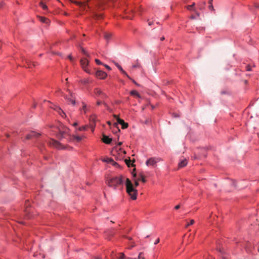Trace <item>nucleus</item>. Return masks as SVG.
<instances>
[{"label": "nucleus", "instance_id": "nucleus-1", "mask_svg": "<svg viewBox=\"0 0 259 259\" xmlns=\"http://www.w3.org/2000/svg\"><path fill=\"white\" fill-rule=\"evenodd\" d=\"M106 184L109 187L116 190L117 187L122 185L123 178L121 176L109 177L106 180Z\"/></svg>", "mask_w": 259, "mask_h": 259}, {"label": "nucleus", "instance_id": "nucleus-2", "mask_svg": "<svg viewBox=\"0 0 259 259\" xmlns=\"http://www.w3.org/2000/svg\"><path fill=\"white\" fill-rule=\"evenodd\" d=\"M125 185L127 193L133 200H136L137 199V191L133 187L131 181L128 178L126 179Z\"/></svg>", "mask_w": 259, "mask_h": 259}, {"label": "nucleus", "instance_id": "nucleus-3", "mask_svg": "<svg viewBox=\"0 0 259 259\" xmlns=\"http://www.w3.org/2000/svg\"><path fill=\"white\" fill-rule=\"evenodd\" d=\"M48 144L50 146L54 147L59 149H64L65 148L62 144L54 139H50V141L48 142Z\"/></svg>", "mask_w": 259, "mask_h": 259}, {"label": "nucleus", "instance_id": "nucleus-4", "mask_svg": "<svg viewBox=\"0 0 259 259\" xmlns=\"http://www.w3.org/2000/svg\"><path fill=\"white\" fill-rule=\"evenodd\" d=\"M69 131V129L64 126H61L59 128V133L58 134V137L59 139H61L64 137L66 134H67Z\"/></svg>", "mask_w": 259, "mask_h": 259}, {"label": "nucleus", "instance_id": "nucleus-5", "mask_svg": "<svg viewBox=\"0 0 259 259\" xmlns=\"http://www.w3.org/2000/svg\"><path fill=\"white\" fill-rule=\"evenodd\" d=\"M159 160L158 158L151 157L146 162V164L147 166H154Z\"/></svg>", "mask_w": 259, "mask_h": 259}, {"label": "nucleus", "instance_id": "nucleus-6", "mask_svg": "<svg viewBox=\"0 0 259 259\" xmlns=\"http://www.w3.org/2000/svg\"><path fill=\"white\" fill-rule=\"evenodd\" d=\"M114 117L116 118L117 122V123L120 124L122 126V129H125L128 127V123L126 122H125L123 119H121L117 117L116 115H113Z\"/></svg>", "mask_w": 259, "mask_h": 259}, {"label": "nucleus", "instance_id": "nucleus-7", "mask_svg": "<svg viewBox=\"0 0 259 259\" xmlns=\"http://www.w3.org/2000/svg\"><path fill=\"white\" fill-rule=\"evenodd\" d=\"M80 64L82 68L86 72L89 73H90L89 70L87 68V66L89 64V61L87 59H86L85 58L81 59L80 60Z\"/></svg>", "mask_w": 259, "mask_h": 259}, {"label": "nucleus", "instance_id": "nucleus-8", "mask_svg": "<svg viewBox=\"0 0 259 259\" xmlns=\"http://www.w3.org/2000/svg\"><path fill=\"white\" fill-rule=\"evenodd\" d=\"M95 75L97 77L101 79H104L107 76V73L102 70L97 71Z\"/></svg>", "mask_w": 259, "mask_h": 259}, {"label": "nucleus", "instance_id": "nucleus-9", "mask_svg": "<svg viewBox=\"0 0 259 259\" xmlns=\"http://www.w3.org/2000/svg\"><path fill=\"white\" fill-rule=\"evenodd\" d=\"M67 92H68V93L70 95V96L71 97V98H68L67 96H65V98L66 99V100H68L70 103H71L73 105H75V101L73 98V93L69 90H67Z\"/></svg>", "mask_w": 259, "mask_h": 259}, {"label": "nucleus", "instance_id": "nucleus-10", "mask_svg": "<svg viewBox=\"0 0 259 259\" xmlns=\"http://www.w3.org/2000/svg\"><path fill=\"white\" fill-rule=\"evenodd\" d=\"M55 110L57 111L58 113L62 116L64 117L66 116L65 113L64 112V111L59 107H57L56 106H54V107H52Z\"/></svg>", "mask_w": 259, "mask_h": 259}, {"label": "nucleus", "instance_id": "nucleus-11", "mask_svg": "<svg viewBox=\"0 0 259 259\" xmlns=\"http://www.w3.org/2000/svg\"><path fill=\"white\" fill-rule=\"evenodd\" d=\"M94 93L97 96H101L103 98L106 97L105 94L103 93L101 90L98 88L95 89Z\"/></svg>", "mask_w": 259, "mask_h": 259}, {"label": "nucleus", "instance_id": "nucleus-12", "mask_svg": "<svg viewBox=\"0 0 259 259\" xmlns=\"http://www.w3.org/2000/svg\"><path fill=\"white\" fill-rule=\"evenodd\" d=\"M102 141L104 143L107 144H109L112 141V139L110 138L109 137L103 135V138Z\"/></svg>", "mask_w": 259, "mask_h": 259}, {"label": "nucleus", "instance_id": "nucleus-13", "mask_svg": "<svg viewBox=\"0 0 259 259\" xmlns=\"http://www.w3.org/2000/svg\"><path fill=\"white\" fill-rule=\"evenodd\" d=\"M187 160L186 158L183 159L178 164L179 168L185 167L187 164Z\"/></svg>", "mask_w": 259, "mask_h": 259}, {"label": "nucleus", "instance_id": "nucleus-14", "mask_svg": "<svg viewBox=\"0 0 259 259\" xmlns=\"http://www.w3.org/2000/svg\"><path fill=\"white\" fill-rule=\"evenodd\" d=\"M115 65L118 67V68L119 69V70L121 71V72L122 74H123L124 75H125L129 79H132V78L128 76V75L126 73V72L122 69V67L120 65H119L118 63H115Z\"/></svg>", "mask_w": 259, "mask_h": 259}, {"label": "nucleus", "instance_id": "nucleus-15", "mask_svg": "<svg viewBox=\"0 0 259 259\" xmlns=\"http://www.w3.org/2000/svg\"><path fill=\"white\" fill-rule=\"evenodd\" d=\"M103 161H105V162H108V163H112L113 165H118L117 163H116V162L114 161V160L112 158H105L103 160Z\"/></svg>", "mask_w": 259, "mask_h": 259}, {"label": "nucleus", "instance_id": "nucleus-16", "mask_svg": "<svg viewBox=\"0 0 259 259\" xmlns=\"http://www.w3.org/2000/svg\"><path fill=\"white\" fill-rule=\"evenodd\" d=\"M39 20L42 22V23H46L47 24H49L50 21V20L47 19V18L46 17H39Z\"/></svg>", "mask_w": 259, "mask_h": 259}, {"label": "nucleus", "instance_id": "nucleus-17", "mask_svg": "<svg viewBox=\"0 0 259 259\" xmlns=\"http://www.w3.org/2000/svg\"><path fill=\"white\" fill-rule=\"evenodd\" d=\"M26 63L27 64L28 67L30 68L31 67V66H35V63L30 61L29 60H26Z\"/></svg>", "mask_w": 259, "mask_h": 259}, {"label": "nucleus", "instance_id": "nucleus-18", "mask_svg": "<svg viewBox=\"0 0 259 259\" xmlns=\"http://www.w3.org/2000/svg\"><path fill=\"white\" fill-rule=\"evenodd\" d=\"M72 3H74L76 5L79 6L80 7H83V6H85L87 5L88 2H85V3H81V2H75V1H72Z\"/></svg>", "mask_w": 259, "mask_h": 259}, {"label": "nucleus", "instance_id": "nucleus-19", "mask_svg": "<svg viewBox=\"0 0 259 259\" xmlns=\"http://www.w3.org/2000/svg\"><path fill=\"white\" fill-rule=\"evenodd\" d=\"M132 67L133 68H142V66L140 64V63L139 62V61L138 60H137L136 61V63L135 64H134L133 66H132Z\"/></svg>", "mask_w": 259, "mask_h": 259}, {"label": "nucleus", "instance_id": "nucleus-20", "mask_svg": "<svg viewBox=\"0 0 259 259\" xmlns=\"http://www.w3.org/2000/svg\"><path fill=\"white\" fill-rule=\"evenodd\" d=\"M113 126L114 127H115V128H116V130L115 131H113V132L115 134H116L117 133H118V132H120V130L119 129L118 127V123H114L113 124Z\"/></svg>", "mask_w": 259, "mask_h": 259}, {"label": "nucleus", "instance_id": "nucleus-21", "mask_svg": "<svg viewBox=\"0 0 259 259\" xmlns=\"http://www.w3.org/2000/svg\"><path fill=\"white\" fill-rule=\"evenodd\" d=\"M30 134H31V135H32V137H37L40 136V135H41L39 133H36L35 132H33V131L31 132L30 133Z\"/></svg>", "mask_w": 259, "mask_h": 259}, {"label": "nucleus", "instance_id": "nucleus-22", "mask_svg": "<svg viewBox=\"0 0 259 259\" xmlns=\"http://www.w3.org/2000/svg\"><path fill=\"white\" fill-rule=\"evenodd\" d=\"M72 138L73 139L76 140L77 142H79L82 140L81 137L77 136H73Z\"/></svg>", "mask_w": 259, "mask_h": 259}, {"label": "nucleus", "instance_id": "nucleus-23", "mask_svg": "<svg viewBox=\"0 0 259 259\" xmlns=\"http://www.w3.org/2000/svg\"><path fill=\"white\" fill-rule=\"evenodd\" d=\"M39 5L44 10H46L48 9V7L47 6V5L44 4L42 2H40Z\"/></svg>", "mask_w": 259, "mask_h": 259}, {"label": "nucleus", "instance_id": "nucleus-24", "mask_svg": "<svg viewBox=\"0 0 259 259\" xmlns=\"http://www.w3.org/2000/svg\"><path fill=\"white\" fill-rule=\"evenodd\" d=\"M131 95L132 96H137V97L140 96L139 93L135 90L132 91L131 92Z\"/></svg>", "mask_w": 259, "mask_h": 259}, {"label": "nucleus", "instance_id": "nucleus-25", "mask_svg": "<svg viewBox=\"0 0 259 259\" xmlns=\"http://www.w3.org/2000/svg\"><path fill=\"white\" fill-rule=\"evenodd\" d=\"M82 105H83L82 110H83L84 113H86L88 111L87 105L84 103H82Z\"/></svg>", "mask_w": 259, "mask_h": 259}, {"label": "nucleus", "instance_id": "nucleus-26", "mask_svg": "<svg viewBox=\"0 0 259 259\" xmlns=\"http://www.w3.org/2000/svg\"><path fill=\"white\" fill-rule=\"evenodd\" d=\"M195 4L194 3H193L191 5H188L186 7V8L188 10H192V8H194V6H195Z\"/></svg>", "mask_w": 259, "mask_h": 259}, {"label": "nucleus", "instance_id": "nucleus-27", "mask_svg": "<svg viewBox=\"0 0 259 259\" xmlns=\"http://www.w3.org/2000/svg\"><path fill=\"white\" fill-rule=\"evenodd\" d=\"M111 36V34L109 33H106L104 35V37L106 39L108 40Z\"/></svg>", "mask_w": 259, "mask_h": 259}, {"label": "nucleus", "instance_id": "nucleus-28", "mask_svg": "<svg viewBox=\"0 0 259 259\" xmlns=\"http://www.w3.org/2000/svg\"><path fill=\"white\" fill-rule=\"evenodd\" d=\"M141 180V181L143 182V183H145L146 182V179L145 178V177L141 174L140 175V179H139L138 180Z\"/></svg>", "mask_w": 259, "mask_h": 259}, {"label": "nucleus", "instance_id": "nucleus-29", "mask_svg": "<svg viewBox=\"0 0 259 259\" xmlns=\"http://www.w3.org/2000/svg\"><path fill=\"white\" fill-rule=\"evenodd\" d=\"M194 223H195V221L194 220H191L190 223H188L186 225V228H188L190 225H192L194 224Z\"/></svg>", "mask_w": 259, "mask_h": 259}, {"label": "nucleus", "instance_id": "nucleus-30", "mask_svg": "<svg viewBox=\"0 0 259 259\" xmlns=\"http://www.w3.org/2000/svg\"><path fill=\"white\" fill-rule=\"evenodd\" d=\"M136 259H145L143 252H140Z\"/></svg>", "mask_w": 259, "mask_h": 259}, {"label": "nucleus", "instance_id": "nucleus-31", "mask_svg": "<svg viewBox=\"0 0 259 259\" xmlns=\"http://www.w3.org/2000/svg\"><path fill=\"white\" fill-rule=\"evenodd\" d=\"M126 258L124 254L123 253H119V259H125Z\"/></svg>", "mask_w": 259, "mask_h": 259}, {"label": "nucleus", "instance_id": "nucleus-32", "mask_svg": "<svg viewBox=\"0 0 259 259\" xmlns=\"http://www.w3.org/2000/svg\"><path fill=\"white\" fill-rule=\"evenodd\" d=\"M80 50L82 53L87 56L89 57V55L86 52L85 50L83 48H80Z\"/></svg>", "mask_w": 259, "mask_h": 259}, {"label": "nucleus", "instance_id": "nucleus-33", "mask_svg": "<svg viewBox=\"0 0 259 259\" xmlns=\"http://www.w3.org/2000/svg\"><path fill=\"white\" fill-rule=\"evenodd\" d=\"M90 82V80L89 79H85L82 80H81V82L84 84L89 83Z\"/></svg>", "mask_w": 259, "mask_h": 259}, {"label": "nucleus", "instance_id": "nucleus-34", "mask_svg": "<svg viewBox=\"0 0 259 259\" xmlns=\"http://www.w3.org/2000/svg\"><path fill=\"white\" fill-rule=\"evenodd\" d=\"M87 127L86 126H82L78 128V131H85L87 130Z\"/></svg>", "mask_w": 259, "mask_h": 259}, {"label": "nucleus", "instance_id": "nucleus-35", "mask_svg": "<svg viewBox=\"0 0 259 259\" xmlns=\"http://www.w3.org/2000/svg\"><path fill=\"white\" fill-rule=\"evenodd\" d=\"M95 17L97 19H101L102 18V15L101 14H96Z\"/></svg>", "mask_w": 259, "mask_h": 259}, {"label": "nucleus", "instance_id": "nucleus-36", "mask_svg": "<svg viewBox=\"0 0 259 259\" xmlns=\"http://www.w3.org/2000/svg\"><path fill=\"white\" fill-rule=\"evenodd\" d=\"M95 62L98 65L102 64V62L99 59H95Z\"/></svg>", "mask_w": 259, "mask_h": 259}, {"label": "nucleus", "instance_id": "nucleus-37", "mask_svg": "<svg viewBox=\"0 0 259 259\" xmlns=\"http://www.w3.org/2000/svg\"><path fill=\"white\" fill-rule=\"evenodd\" d=\"M208 8H209V10H210L211 11L214 10L212 4H209Z\"/></svg>", "mask_w": 259, "mask_h": 259}, {"label": "nucleus", "instance_id": "nucleus-38", "mask_svg": "<svg viewBox=\"0 0 259 259\" xmlns=\"http://www.w3.org/2000/svg\"><path fill=\"white\" fill-rule=\"evenodd\" d=\"M125 163H126V164L127 165V166H130L131 160L130 159H129V160L126 159L125 160Z\"/></svg>", "mask_w": 259, "mask_h": 259}, {"label": "nucleus", "instance_id": "nucleus-39", "mask_svg": "<svg viewBox=\"0 0 259 259\" xmlns=\"http://www.w3.org/2000/svg\"><path fill=\"white\" fill-rule=\"evenodd\" d=\"M32 138V135H31L30 133V134H28V135L26 136V138L27 139H31V138Z\"/></svg>", "mask_w": 259, "mask_h": 259}, {"label": "nucleus", "instance_id": "nucleus-40", "mask_svg": "<svg viewBox=\"0 0 259 259\" xmlns=\"http://www.w3.org/2000/svg\"><path fill=\"white\" fill-rule=\"evenodd\" d=\"M251 67L249 66V65H247L246 66V70L248 71H251Z\"/></svg>", "mask_w": 259, "mask_h": 259}, {"label": "nucleus", "instance_id": "nucleus-41", "mask_svg": "<svg viewBox=\"0 0 259 259\" xmlns=\"http://www.w3.org/2000/svg\"><path fill=\"white\" fill-rule=\"evenodd\" d=\"M104 65V66H105V67L107 69H108V70H110L111 69V68H110L108 65H106V64Z\"/></svg>", "mask_w": 259, "mask_h": 259}, {"label": "nucleus", "instance_id": "nucleus-42", "mask_svg": "<svg viewBox=\"0 0 259 259\" xmlns=\"http://www.w3.org/2000/svg\"><path fill=\"white\" fill-rule=\"evenodd\" d=\"M159 241H160L159 238H157V239L156 240V241H155V243H154V244H158V243L159 242Z\"/></svg>", "mask_w": 259, "mask_h": 259}, {"label": "nucleus", "instance_id": "nucleus-43", "mask_svg": "<svg viewBox=\"0 0 259 259\" xmlns=\"http://www.w3.org/2000/svg\"><path fill=\"white\" fill-rule=\"evenodd\" d=\"M138 181L139 180H138L135 181V185L136 187H137L139 185Z\"/></svg>", "mask_w": 259, "mask_h": 259}, {"label": "nucleus", "instance_id": "nucleus-44", "mask_svg": "<svg viewBox=\"0 0 259 259\" xmlns=\"http://www.w3.org/2000/svg\"><path fill=\"white\" fill-rule=\"evenodd\" d=\"M68 58L70 60V61H72L73 60V58L71 56V55H69L68 56Z\"/></svg>", "mask_w": 259, "mask_h": 259}, {"label": "nucleus", "instance_id": "nucleus-45", "mask_svg": "<svg viewBox=\"0 0 259 259\" xmlns=\"http://www.w3.org/2000/svg\"><path fill=\"white\" fill-rule=\"evenodd\" d=\"M103 2H102V1L101 0H98V3H99V5H102V4H103Z\"/></svg>", "mask_w": 259, "mask_h": 259}, {"label": "nucleus", "instance_id": "nucleus-46", "mask_svg": "<svg viewBox=\"0 0 259 259\" xmlns=\"http://www.w3.org/2000/svg\"><path fill=\"white\" fill-rule=\"evenodd\" d=\"M180 205H176L175 206V209H178L180 208Z\"/></svg>", "mask_w": 259, "mask_h": 259}, {"label": "nucleus", "instance_id": "nucleus-47", "mask_svg": "<svg viewBox=\"0 0 259 259\" xmlns=\"http://www.w3.org/2000/svg\"><path fill=\"white\" fill-rule=\"evenodd\" d=\"M97 105H101V101H98V102H97Z\"/></svg>", "mask_w": 259, "mask_h": 259}, {"label": "nucleus", "instance_id": "nucleus-48", "mask_svg": "<svg viewBox=\"0 0 259 259\" xmlns=\"http://www.w3.org/2000/svg\"><path fill=\"white\" fill-rule=\"evenodd\" d=\"M148 24H149V25L151 26V25H152L153 24V22L149 21L148 22Z\"/></svg>", "mask_w": 259, "mask_h": 259}, {"label": "nucleus", "instance_id": "nucleus-49", "mask_svg": "<svg viewBox=\"0 0 259 259\" xmlns=\"http://www.w3.org/2000/svg\"><path fill=\"white\" fill-rule=\"evenodd\" d=\"M212 1H213V0H209V1H208V3H209V4H212Z\"/></svg>", "mask_w": 259, "mask_h": 259}, {"label": "nucleus", "instance_id": "nucleus-50", "mask_svg": "<svg viewBox=\"0 0 259 259\" xmlns=\"http://www.w3.org/2000/svg\"><path fill=\"white\" fill-rule=\"evenodd\" d=\"M164 39H165V38H164V36H162V37H161L160 38V40L162 41V40H163Z\"/></svg>", "mask_w": 259, "mask_h": 259}, {"label": "nucleus", "instance_id": "nucleus-51", "mask_svg": "<svg viewBox=\"0 0 259 259\" xmlns=\"http://www.w3.org/2000/svg\"><path fill=\"white\" fill-rule=\"evenodd\" d=\"M196 14L197 16H199V13L196 11H195Z\"/></svg>", "mask_w": 259, "mask_h": 259}, {"label": "nucleus", "instance_id": "nucleus-52", "mask_svg": "<svg viewBox=\"0 0 259 259\" xmlns=\"http://www.w3.org/2000/svg\"><path fill=\"white\" fill-rule=\"evenodd\" d=\"M125 259H136V258L126 257Z\"/></svg>", "mask_w": 259, "mask_h": 259}, {"label": "nucleus", "instance_id": "nucleus-53", "mask_svg": "<svg viewBox=\"0 0 259 259\" xmlns=\"http://www.w3.org/2000/svg\"><path fill=\"white\" fill-rule=\"evenodd\" d=\"M77 125V122H75V123H74L73 124V126H76Z\"/></svg>", "mask_w": 259, "mask_h": 259}, {"label": "nucleus", "instance_id": "nucleus-54", "mask_svg": "<svg viewBox=\"0 0 259 259\" xmlns=\"http://www.w3.org/2000/svg\"><path fill=\"white\" fill-rule=\"evenodd\" d=\"M191 18L194 19H195V17L194 16H191Z\"/></svg>", "mask_w": 259, "mask_h": 259}, {"label": "nucleus", "instance_id": "nucleus-55", "mask_svg": "<svg viewBox=\"0 0 259 259\" xmlns=\"http://www.w3.org/2000/svg\"><path fill=\"white\" fill-rule=\"evenodd\" d=\"M121 145H122V142H119V143H118V146H121Z\"/></svg>", "mask_w": 259, "mask_h": 259}, {"label": "nucleus", "instance_id": "nucleus-56", "mask_svg": "<svg viewBox=\"0 0 259 259\" xmlns=\"http://www.w3.org/2000/svg\"><path fill=\"white\" fill-rule=\"evenodd\" d=\"M107 124L110 125L111 124V123L110 121H108Z\"/></svg>", "mask_w": 259, "mask_h": 259}, {"label": "nucleus", "instance_id": "nucleus-57", "mask_svg": "<svg viewBox=\"0 0 259 259\" xmlns=\"http://www.w3.org/2000/svg\"><path fill=\"white\" fill-rule=\"evenodd\" d=\"M96 259H101V258L100 257H96Z\"/></svg>", "mask_w": 259, "mask_h": 259}, {"label": "nucleus", "instance_id": "nucleus-58", "mask_svg": "<svg viewBox=\"0 0 259 259\" xmlns=\"http://www.w3.org/2000/svg\"><path fill=\"white\" fill-rule=\"evenodd\" d=\"M133 176H134V177H135L136 176V174L135 173V174H133Z\"/></svg>", "mask_w": 259, "mask_h": 259}, {"label": "nucleus", "instance_id": "nucleus-59", "mask_svg": "<svg viewBox=\"0 0 259 259\" xmlns=\"http://www.w3.org/2000/svg\"><path fill=\"white\" fill-rule=\"evenodd\" d=\"M133 82H134V83H135V84H137V83H136L134 80H133Z\"/></svg>", "mask_w": 259, "mask_h": 259}, {"label": "nucleus", "instance_id": "nucleus-60", "mask_svg": "<svg viewBox=\"0 0 259 259\" xmlns=\"http://www.w3.org/2000/svg\"><path fill=\"white\" fill-rule=\"evenodd\" d=\"M35 107H36V105L35 104V105H34V108H35Z\"/></svg>", "mask_w": 259, "mask_h": 259}, {"label": "nucleus", "instance_id": "nucleus-61", "mask_svg": "<svg viewBox=\"0 0 259 259\" xmlns=\"http://www.w3.org/2000/svg\"><path fill=\"white\" fill-rule=\"evenodd\" d=\"M203 4H204V5H205V2H203Z\"/></svg>", "mask_w": 259, "mask_h": 259}, {"label": "nucleus", "instance_id": "nucleus-62", "mask_svg": "<svg viewBox=\"0 0 259 259\" xmlns=\"http://www.w3.org/2000/svg\"><path fill=\"white\" fill-rule=\"evenodd\" d=\"M258 251L259 252V248H258Z\"/></svg>", "mask_w": 259, "mask_h": 259}]
</instances>
